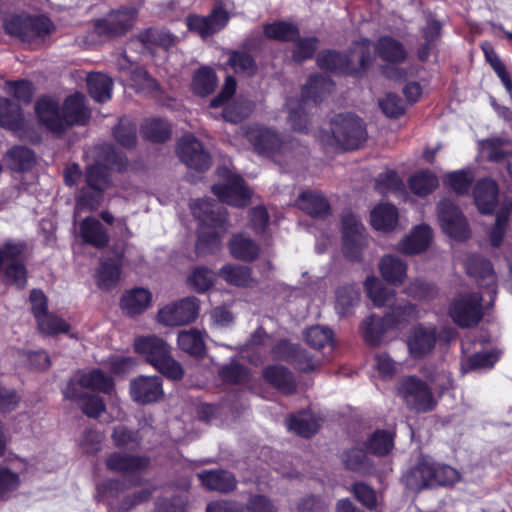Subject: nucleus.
I'll list each match as a JSON object with an SVG mask.
<instances>
[{"label":"nucleus","instance_id":"obj_46","mask_svg":"<svg viewBox=\"0 0 512 512\" xmlns=\"http://www.w3.org/2000/svg\"><path fill=\"white\" fill-rule=\"evenodd\" d=\"M263 32L267 38L283 42L294 41L299 37L298 28L286 21H276L265 24Z\"/></svg>","mask_w":512,"mask_h":512},{"label":"nucleus","instance_id":"obj_31","mask_svg":"<svg viewBox=\"0 0 512 512\" xmlns=\"http://www.w3.org/2000/svg\"><path fill=\"white\" fill-rule=\"evenodd\" d=\"M80 235L85 243L95 248H104L109 242L106 228L93 217H86L80 223Z\"/></svg>","mask_w":512,"mask_h":512},{"label":"nucleus","instance_id":"obj_45","mask_svg":"<svg viewBox=\"0 0 512 512\" xmlns=\"http://www.w3.org/2000/svg\"><path fill=\"white\" fill-rule=\"evenodd\" d=\"M120 279V265L110 261H101L96 272V283L102 290H111Z\"/></svg>","mask_w":512,"mask_h":512},{"label":"nucleus","instance_id":"obj_30","mask_svg":"<svg viewBox=\"0 0 512 512\" xmlns=\"http://www.w3.org/2000/svg\"><path fill=\"white\" fill-rule=\"evenodd\" d=\"M430 461L423 458L419 463L411 467L402 476V481L406 488L418 492L426 487H431Z\"/></svg>","mask_w":512,"mask_h":512},{"label":"nucleus","instance_id":"obj_35","mask_svg":"<svg viewBox=\"0 0 512 512\" xmlns=\"http://www.w3.org/2000/svg\"><path fill=\"white\" fill-rule=\"evenodd\" d=\"M375 50L383 61L390 63H402L407 57L404 45L399 40L390 36L379 38L375 45Z\"/></svg>","mask_w":512,"mask_h":512},{"label":"nucleus","instance_id":"obj_27","mask_svg":"<svg viewBox=\"0 0 512 512\" xmlns=\"http://www.w3.org/2000/svg\"><path fill=\"white\" fill-rule=\"evenodd\" d=\"M407 264L400 257L387 254L379 262L382 278L394 286H400L407 276Z\"/></svg>","mask_w":512,"mask_h":512},{"label":"nucleus","instance_id":"obj_1","mask_svg":"<svg viewBox=\"0 0 512 512\" xmlns=\"http://www.w3.org/2000/svg\"><path fill=\"white\" fill-rule=\"evenodd\" d=\"M191 211L200 222L197 254L205 255L219 250L220 237L226 232L224 210L213 200L198 199L191 204Z\"/></svg>","mask_w":512,"mask_h":512},{"label":"nucleus","instance_id":"obj_24","mask_svg":"<svg viewBox=\"0 0 512 512\" xmlns=\"http://www.w3.org/2000/svg\"><path fill=\"white\" fill-rule=\"evenodd\" d=\"M474 201L482 214H492L498 202V185L492 179H482L474 188Z\"/></svg>","mask_w":512,"mask_h":512},{"label":"nucleus","instance_id":"obj_51","mask_svg":"<svg viewBox=\"0 0 512 512\" xmlns=\"http://www.w3.org/2000/svg\"><path fill=\"white\" fill-rule=\"evenodd\" d=\"M111 439L116 447L128 450L138 449L141 442L138 431L131 430L124 425L114 427Z\"/></svg>","mask_w":512,"mask_h":512},{"label":"nucleus","instance_id":"obj_64","mask_svg":"<svg viewBox=\"0 0 512 512\" xmlns=\"http://www.w3.org/2000/svg\"><path fill=\"white\" fill-rule=\"evenodd\" d=\"M37 323L39 330L47 335L66 333L69 330V325L63 319L50 313L41 315Z\"/></svg>","mask_w":512,"mask_h":512},{"label":"nucleus","instance_id":"obj_3","mask_svg":"<svg viewBox=\"0 0 512 512\" xmlns=\"http://www.w3.org/2000/svg\"><path fill=\"white\" fill-rule=\"evenodd\" d=\"M134 349L165 377L172 380L183 377L182 366L172 358L170 346L162 338L155 335L139 336L134 340Z\"/></svg>","mask_w":512,"mask_h":512},{"label":"nucleus","instance_id":"obj_52","mask_svg":"<svg viewBox=\"0 0 512 512\" xmlns=\"http://www.w3.org/2000/svg\"><path fill=\"white\" fill-rule=\"evenodd\" d=\"M217 85L214 71L208 67L200 68L193 77V90L197 95L207 96L211 94Z\"/></svg>","mask_w":512,"mask_h":512},{"label":"nucleus","instance_id":"obj_32","mask_svg":"<svg viewBox=\"0 0 512 512\" xmlns=\"http://www.w3.org/2000/svg\"><path fill=\"white\" fill-rule=\"evenodd\" d=\"M365 290L374 306H392L395 307L394 300L396 292L392 288L386 287L383 282L375 276L367 277L365 281ZM398 305H396L397 307Z\"/></svg>","mask_w":512,"mask_h":512},{"label":"nucleus","instance_id":"obj_28","mask_svg":"<svg viewBox=\"0 0 512 512\" xmlns=\"http://www.w3.org/2000/svg\"><path fill=\"white\" fill-rule=\"evenodd\" d=\"M198 478L209 490L228 493L237 486V480L231 472L225 470H207L198 473Z\"/></svg>","mask_w":512,"mask_h":512},{"label":"nucleus","instance_id":"obj_6","mask_svg":"<svg viewBox=\"0 0 512 512\" xmlns=\"http://www.w3.org/2000/svg\"><path fill=\"white\" fill-rule=\"evenodd\" d=\"M372 62L370 54V40L362 39L354 44L349 55L335 51L321 52L317 56L318 66L326 71L352 74L359 68L365 69Z\"/></svg>","mask_w":512,"mask_h":512},{"label":"nucleus","instance_id":"obj_59","mask_svg":"<svg viewBox=\"0 0 512 512\" xmlns=\"http://www.w3.org/2000/svg\"><path fill=\"white\" fill-rule=\"evenodd\" d=\"M511 208L512 203L507 207L501 208L496 214L495 225L489 234L490 243L493 247H499L502 243L506 233Z\"/></svg>","mask_w":512,"mask_h":512},{"label":"nucleus","instance_id":"obj_25","mask_svg":"<svg viewBox=\"0 0 512 512\" xmlns=\"http://www.w3.org/2000/svg\"><path fill=\"white\" fill-rule=\"evenodd\" d=\"M432 241V230L429 226L422 224L413 229L399 244L398 250L407 255L421 253L426 250Z\"/></svg>","mask_w":512,"mask_h":512},{"label":"nucleus","instance_id":"obj_22","mask_svg":"<svg viewBox=\"0 0 512 512\" xmlns=\"http://www.w3.org/2000/svg\"><path fill=\"white\" fill-rule=\"evenodd\" d=\"M436 343V329L433 326H417L412 329L407 340L409 353L420 358L432 351Z\"/></svg>","mask_w":512,"mask_h":512},{"label":"nucleus","instance_id":"obj_16","mask_svg":"<svg viewBox=\"0 0 512 512\" xmlns=\"http://www.w3.org/2000/svg\"><path fill=\"white\" fill-rule=\"evenodd\" d=\"M136 16L137 10L135 8L121 7L111 11L105 18L98 20L96 31L100 35H123L132 28Z\"/></svg>","mask_w":512,"mask_h":512},{"label":"nucleus","instance_id":"obj_40","mask_svg":"<svg viewBox=\"0 0 512 512\" xmlns=\"http://www.w3.org/2000/svg\"><path fill=\"white\" fill-rule=\"evenodd\" d=\"M370 221L374 229L390 231L398 221L397 209L391 204H379L371 211Z\"/></svg>","mask_w":512,"mask_h":512},{"label":"nucleus","instance_id":"obj_14","mask_svg":"<svg viewBox=\"0 0 512 512\" xmlns=\"http://www.w3.org/2000/svg\"><path fill=\"white\" fill-rule=\"evenodd\" d=\"M438 219L443 231L451 238L464 240L469 236V229L459 208L449 199L438 204Z\"/></svg>","mask_w":512,"mask_h":512},{"label":"nucleus","instance_id":"obj_62","mask_svg":"<svg viewBox=\"0 0 512 512\" xmlns=\"http://www.w3.org/2000/svg\"><path fill=\"white\" fill-rule=\"evenodd\" d=\"M142 41L169 49L177 42V37L165 29L150 28L141 36Z\"/></svg>","mask_w":512,"mask_h":512},{"label":"nucleus","instance_id":"obj_11","mask_svg":"<svg viewBox=\"0 0 512 512\" xmlns=\"http://www.w3.org/2000/svg\"><path fill=\"white\" fill-rule=\"evenodd\" d=\"M113 380L110 376L99 369L79 373L74 376L64 390L66 398L82 396V391L90 389L103 393H110L113 390Z\"/></svg>","mask_w":512,"mask_h":512},{"label":"nucleus","instance_id":"obj_8","mask_svg":"<svg viewBox=\"0 0 512 512\" xmlns=\"http://www.w3.org/2000/svg\"><path fill=\"white\" fill-rule=\"evenodd\" d=\"M482 296L477 292L457 295L449 306L453 322L462 328L476 326L483 317Z\"/></svg>","mask_w":512,"mask_h":512},{"label":"nucleus","instance_id":"obj_2","mask_svg":"<svg viewBox=\"0 0 512 512\" xmlns=\"http://www.w3.org/2000/svg\"><path fill=\"white\" fill-rule=\"evenodd\" d=\"M367 138L363 121L351 113L338 114L330 122V131L319 134L321 143L327 147L343 150L358 148Z\"/></svg>","mask_w":512,"mask_h":512},{"label":"nucleus","instance_id":"obj_7","mask_svg":"<svg viewBox=\"0 0 512 512\" xmlns=\"http://www.w3.org/2000/svg\"><path fill=\"white\" fill-rule=\"evenodd\" d=\"M87 187L82 188L77 204L95 210L102 201V193L111 185L110 172L107 166L94 164L86 170Z\"/></svg>","mask_w":512,"mask_h":512},{"label":"nucleus","instance_id":"obj_29","mask_svg":"<svg viewBox=\"0 0 512 512\" xmlns=\"http://www.w3.org/2000/svg\"><path fill=\"white\" fill-rule=\"evenodd\" d=\"M65 129L74 124H85L89 119V111L85 106V97L76 93L67 97L63 105Z\"/></svg>","mask_w":512,"mask_h":512},{"label":"nucleus","instance_id":"obj_57","mask_svg":"<svg viewBox=\"0 0 512 512\" xmlns=\"http://www.w3.org/2000/svg\"><path fill=\"white\" fill-rule=\"evenodd\" d=\"M229 65L235 73L252 76L257 71V65L253 57L243 51H234L229 57Z\"/></svg>","mask_w":512,"mask_h":512},{"label":"nucleus","instance_id":"obj_15","mask_svg":"<svg viewBox=\"0 0 512 512\" xmlns=\"http://www.w3.org/2000/svg\"><path fill=\"white\" fill-rule=\"evenodd\" d=\"M246 137L257 153L268 157L282 154L288 147L275 131L265 127H250L246 132Z\"/></svg>","mask_w":512,"mask_h":512},{"label":"nucleus","instance_id":"obj_4","mask_svg":"<svg viewBox=\"0 0 512 512\" xmlns=\"http://www.w3.org/2000/svg\"><path fill=\"white\" fill-rule=\"evenodd\" d=\"M417 317L418 312L413 304L399 303L383 318L375 315L367 317L362 324L363 337L370 345H379L388 331L403 328Z\"/></svg>","mask_w":512,"mask_h":512},{"label":"nucleus","instance_id":"obj_38","mask_svg":"<svg viewBox=\"0 0 512 512\" xmlns=\"http://www.w3.org/2000/svg\"><path fill=\"white\" fill-rule=\"evenodd\" d=\"M231 255L238 260L251 262L259 255V246L244 234H237L229 242Z\"/></svg>","mask_w":512,"mask_h":512},{"label":"nucleus","instance_id":"obj_19","mask_svg":"<svg viewBox=\"0 0 512 512\" xmlns=\"http://www.w3.org/2000/svg\"><path fill=\"white\" fill-rule=\"evenodd\" d=\"M229 21L228 13L221 7L214 8L207 16L191 15L187 18L189 30L206 38L222 30Z\"/></svg>","mask_w":512,"mask_h":512},{"label":"nucleus","instance_id":"obj_47","mask_svg":"<svg viewBox=\"0 0 512 512\" xmlns=\"http://www.w3.org/2000/svg\"><path fill=\"white\" fill-rule=\"evenodd\" d=\"M53 25L51 21L44 16L27 17L26 31L24 32L23 42L34 43L50 34Z\"/></svg>","mask_w":512,"mask_h":512},{"label":"nucleus","instance_id":"obj_21","mask_svg":"<svg viewBox=\"0 0 512 512\" xmlns=\"http://www.w3.org/2000/svg\"><path fill=\"white\" fill-rule=\"evenodd\" d=\"M36 114L40 122L50 131L61 133L65 130L63 112H60L59 104L49 98H40L35 105Z\"/></svg>","mask_w":512,"mask_h":512},{"label":"nucleus","instance_id":"obj_55","mask_svg":"<svg viewBox=\"0 0 512 512\" xmlns=\"http://www.w3.org/2000/svg\"><path fill=\"white\" fill-rule=\"evenodd\" d=\"M69 399L76 402L82 412L88 417L97 418L105 411L103 399L100 396L92 395L86 391H82V396Z\"/></svg>","mask_w":512,"mask_h":512},{"label":"nucleus","instance_id":"obj_20","mask_svg":"<svg viewBox=\"0 0 512 512\" xmlns=\"http://www.w3.org/2000/svg\"><path fill=\"white\" fill-rule=\"evenodd\" d=\"M130 395L139 404L156 402L164 395L162 379L158 376H138L130 382Z\"/></svg>","mask_w":512,"mask_h":512},{"label":"nucleus","instance_id":"obj_5","mask_svg":"<svg viewBox=\"0 0 512 512\" xmlns=\"http://www.w3.org/2000/svg\"><path fill=\"white\" fill-rule=\"evenodd\" d=\"M333 89L334 83L329 78L322 75L311 76L302 89L299 107L296 108L295 103L292 101L287 103L289 111L288 121L291 127L299 132L305 131L308 124L305 109L316 105L318 101H321L327 94H330Z\"/></svg>","mask_w":512,"mask_h":512},{"label":"nucleus","instance_id":"obj_53","mask_svg":"<svg viewBox=\"0 0 512 512\" xmlns=\"http://www.w3.org/2000/svg\"><path fill=\"white\" fill-rule=\"evenodd\" d=\"M411 191L418 196H425L438 186V178L430 171L414 174L409 180Z\"/></svg>","mask_w":512,"mask_h":512},{"label":"nucleus","instance_id":"obj_61","mask_svg":"<svg viewBox=\"0 0 512 512\" xmlns=\"http://www.w3.org/2000/svg\"><path fill=\"white\" fill-rule=\"evenodd\" d=\"M305 340L313 348L320 349L333 341L331 329L315 325L305 331Z\"/></svg>","mask_w":512,"mask_h":512},{"label":"nucleus","instance_id":"obj_33","mask_svg":"<svg viewBox=\"0 0 512 512\" xmlns=\"http://www.w3.org/2000/svg\"><path fill=\"white\" fill-rule=\"evenodd\" d=\"M296 205L312 217H325L330 211L326 198L316 191L301 193L296 201Z\"/></svg>","mask_w":512,"mask_h":512},{"label":"nucleus","instance_id":"obj_41","mask_svg":"<svg viewBox=\"0 0 512 512\" xmlns=\"http://www.w3.org/2000/svg\"><path fill=\"white\" fill-rule=\"evenodd\" d=\"M88 91L97 102H106L111 98L113 82L102 73H92L87 77Z\"/></svg>","mask_w":512,"mask_h":512},{"label":"nucleus","instance_id":"obj_34","mask_svg":"<svg viewBox=\"0 0 512 512\" xmlns=\"http://www.w3.org/2000/svg\"><path fill=\"white\" fill-rule=\"evenodd\" d=\"M152 295L144 288H134L127 291L121 299V307L125 313L134 316L144 312L150 305Z\"/></svg>","mask_w":512,"mask_h":512},{"label":"nucleus","instance_id":"obj_9","mask_svg":"<svg viewBox=\"0 0 512 512\" xmlns=\"http://www.w3.org/2000/svg\"><path fill=\"white\" fill-rule=\"evenodd\" d=\"M218 175L225 182L214 185L212 191L221 202L236 207H244L249 204L251 192L245 186L241 176L233 174L226 167L219 168Z\"/></svg>","mask_w":512,"mask_h":512},{"label":"nucleus","instance_id":"obj_23","mask_svg":"<svg viewBox=\"0 0 512 512\" xmlns=\"http://www.w3.org/2000/svg\"><path fill=\"white\" fill-rule=\"evenodd\" d=\"M148 464L149 460L144 456L127 455L120 452H113L105 459V465L108 470L122 474L141 471Z\"/></svg>","mask_w":512,"mask_h":512},{"label":"nucleus","instance_id":"obj_17","mask_svg":"<svg viewBox=\"0 0 512 512\" xmlns=\"http://www.w3.org/2000/svg\"><path fill=\"white\" fill-rule=\"evenodd\" d=\"M272 352L276 358L289 361L304 372L314 371L320 366L317 358L300 346L286 340L278 342Z\"/></svg>","mask_w":512,"mask_h":512},{"label":"nucleus","instance_id":"obj_63","mask_svg":"<svg viewBox=\"0 0 512 512\" xmlns=\"http://www.w3.org/2000/svg\"><path fill=\"white\" fill-rule=\"evenodd\" d=\"M215 281V273L206 267H197L188 278L189 284L198 292L207 291Z\"/></svg>","mask_w":512,"mask_h":512},{"label":"nucleus","instance_id":"obj_50","mask_svg":"<svg viewBox=\"0 0 512 512\" xmlns=\"http://www.w3.org/2000/svg\"><path fill=\"white\" fill-rule=\"evenodd\" d=\"M359 289L355 285L340 287L336 293L335 308L340 316L349 314L351 308L359 301Z\"/></svg>","mask_w":512,"mask_h":512},{"label":"nucleus","instance_id":"obj_39","mask_svg":"<svg viewBox=\"0 0 512 512\" xmlns=\"http://www.w3.org/2000/svg\"><path fill=\"white\" fill-rule=\"evenodd\" d=\"M7 166L17 172L30 170L36 162L34 152L24 146H16L8 150L5 154Z\"/></svg>","mask_w":512,"mask_h":512},{"label":"nucleus","instance_id":"obj_18","mask_svg":"<svg viewBox=\"0 0 512 512\" xmlns=\"http://www.w3.org/2000/svg\"><path fill=\"white\" fill-rule=\"evenodd\" d=\"M177 151L181 161L192 169L205 171L210 167L209 154L193 135L183 136L178 143Z\"/></svg>","mask_w":512,"mask_h":512},{"label":"nucleus","instance_id":"obj_13","mask_svg":"<svg viewBox=\"0 0 512 512\" xmlns=\"http://www.w3.org/2000/svg\"><path fill=\"white\" fill-rule=\"evenodd\" d=\"M364 226L352 212H345L342 216V234L344 252L351 260H359L361 251L366 245Z\"/></svg>","mask_w":512,"mask_h":512},{"label":"nucleus","instance_id":"obj_10","mask_svg":"<svg viewBox=\"0 0 512 512\" xmlns=\"http://www.w3.org/2000/svg\"><path fill=\"white\" fill-rule=\"evenodd\" d=\"M399 393L406 405L417 412L430 411L436 405L433 393L427 383L414 376H409L401 381Z\"/></svg>","mask_w":512,"mask_h":512},{"label":"nucleus","instance_id":"obj_12","mask_svg":"<svg viewBox=\"0 0 512 512\" xmlns=\"http://www.w3.org/2000/svg\"><path fill=\"white\" fill-rule=\"evenodd\" d=\"M198 313V300L186 297L160 309L158 321L165 326H180L193 322Z\"/></svg>","mask_w":512,"mask_h":512},{"label":"nucleus","instance_id":"obj_37","mask_svg":"<svg viewBox=\"0 0 512 512\" xmlns=\"http://www.w3.org/2000/svg\"><path fill=\"white\" fill-rule=\"evenodd\" d=\"M263 375L267 382L283 393L290 394L296 388L293 374L284 366H269L264 370Z\"/></svg>","mask_w":512,"mask_h":512},{"label":"nucleus","instance_id":"obj_44","mask_svg":"<svg viewBox=\"0 0 512 512\" xmlns=\"http://www.w3.org/2000/svg\"><path fill=\"white\" fill-rule=\"evenodd\" d=\"M341 460L348 470L363 475L371 474L373 471L372 464L361 449L352 448L344 451L341 455Z\"/></svg>","mask_w":512,"mask_h":512},{"label":"nucleus","instance_id":"obj_42","mask_svg":"<svg viewBox=\"0 0 512 512\" xmlns=\"http://www.w3.org/2000/svg\"><path fill=\"white\" fill-rule=\"evenodd\" d=\"M287 426L290 431L299 436L310 437L317 432L319 422L310 412H301L291 415L287 420Z\"/></svg>","mask_w":512,"mask_h":512},{"label":"nucleus","instance_id":"obj_43","mask_svg":"<svg viewBox=\"0 0 512 512\" xmlns=\"http://www.w3.org/2000/svg\"><path fill=\"white\" fill-rule=\"evenodd\" d=\"M219 274L231 285L250 287L255 283L251 276V269L246 266L228 264L220 269Z\"/></svg>","mask_w":512,"mask_h":512},{"label":"nucleus","instance_id":"obj_56","mask_svg":"<svg viewBox=\"0 0 512 512\" xmlns=\"http://www.w3.org/2000/svg\"><path fill=\"white\" fill-rule=\"evenodd\" d=\"M431 474V486L435 485H453L459 478V472L448 465L435 464L430 462Z\"/></svg>","mask_w":512,"mask_h":512},{"label":"nucleus","instance_id":"obj_54","mask_svg":"<svg viewBox=\"0 0 512 512\" xmlns=\"http://www.w3.org/2000/svg\"><path fill=\"white\" fill-rule=\"evenodd\" d=\"M366 446L372 454L386 455L394 446L393 434L386 430H377L369 437Z\"/></svg>","mask_w":512,"mask_h":512},{"label":"nucleus","instance_id":"obj_26","mask_svg":"<svg viewBox=\"0 0 512 512\" xmlns=\"http://www.w3.org/2000/svg\"><path fill=\"white\" fill-rule=\"evenodd\" d=\"M467 272L475 277L481 286L489 289V293L495 295L496 275L490 261L479 257H471L466 264Z\"/></svg>","mask_w":512,"mask_h":512},{"label":"nucleus","instance_id":"obj_48","mask_svg":"<svg viewBox=\"0 0 512 512\" xmlns=\"http://www.w3.org/2000/svg\"><path fill=\"white\" fill-rule=\"evenodd\" d=\"M177 344L181 350L190 355H201L205 348L203 335L196 329L180 331Z\"/></svg>","mask_w":512,"mask_h":512},{"label":"nucleus","instance_id":"obj_36","mask_svg":"<svg viewBox=\"0 0 512 512\" xmlns=\"http://www.w3.org/2000/svg\"><path fill=\"white\" fill-rule=\"evenodd\" d=\"M0 127L18 132L24 127V116L19 105L0 98Z\"/></svg>","mask_w":512,"mask_h":512},{"label":"nucleus","instance_id":"obj_58","mask_svg":"<svg viewBox=\"0 0 512 512\" xmlns=\"http://www.w3.org/2000/svg\"><path fill=\"white\" fill-rule=\"evenodd\" d=\"M116 141L127 148L134 147L137 141V125L129 119H121L114 130Z\"/></svg>","mask_w":512,"mask_h":512},{"label":"nucleus","instance_id":"obj_60","mask_svg":"<svg viewBox=\"0 0 512 512\" xmlns=\"http://www.w3.org/2000/svg\"><path fill=\"white\" fill-rule=\"evenodd\" d=\"M4 91L14 97L17 101L29 103L32 99L34 88L28 80L7 81Z\"/></svg>","mask_w":512,"mask_h":512},{"label":"nucleus","instance_id":"obj_49","mask_svg":"<svg viewBox=\"0 0 512 512\" xmlns=\"http://www.w3.org/2000/svg\"><path fill=\"white\" fill-rule=\"evenodd\" d=\"M141 133L152 142H164L170 137L171 127L162 119H147L142 124Z\"/></svg>","mask_w":512,"mask_h":512}]
</instances>
